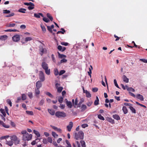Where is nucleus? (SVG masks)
<instances>
[{
    "instance_id": "1",
    "label": "nucleus",
    "mask_w": 147,
    "mask_h": 147,
    "mask_svg": "<svg viewBox=\"0 0 147 147\" xmlns=\"http://www.w3.org/2000/svg\"><path fill=\"white\" fill-rule=\"evenodd\" d=\"M74 136L76 140H83L84 138V132L82 131H80L78 132V133H75Z\"/></svg>"
},
{
    "instance_id": "2",
    "label": "nucleus",
    "mask_w": 147,
    "mask_h": 147,
    "mask_svg": "<svg viewBox=\"0 0 147 147\" xmlns=\"http://www.w3.org/2000/svg\"><path fill=\"white\" fill-rule=\"evenodd\" d=\"M10 139L15 145H17L19 143L20 140L16 136L13 135L10 136Z\"/></svg>"
},
{
    "instance_id": "3",
    "label": "nucleus",
    "mask_w": 147,
    "mask_h": 147,
    "mask_svg": "<svg viewBox=\"0 0 147 147\" xmlns=\"http://www.w3.org/2000/svg\"><path fill=\"white\" fill-rule=\"evenodd\" d=\"M56 117L58 118H64L66 117V114L64 112L57 111L55 113Z\"/></svg>"
},
{
    "instance_id": "4",
    "label": "nucleus",
    "mask_w": 147,
    "mask_h": 147,
    "mask_svg": "<svg viewBox=\"0 0 147 147\" xmlns=\"http://www.w3.org/2000/svg\"><path fill=\"white\" fill-rule=\"evenodd\" d=\"M32 134H29L28 133H27L23 135L22 140L24 141H29L32 139Z\"/></svg>"
},
{
    "instance_id": "5",
    "label": "nucleus",
    "mask_w": 147,
    "mask_h": 147,
    "mask_svg": "<svg viewBox=\"0 0 147 147\" xmlns=\"http://www.w3.org/2000/svg\"><path fill=\"white\" fill-rule=\"evenodd\" d=\"M39 50L40 52V54L42 56L44 53H46L47 51L46 48H43L42 45L39 47Z\"/></svg>"
},
{
    "instance_id": "6",
    "label": "nucleus",
    "mask_w": 147,
    "mask_h": 147,
    "mask_svg": "<svg viewBox=\"0 0 147 147\" xmlns=\"http://www.w3.org/2000/svg\"><path fill=\"white\" fill-rule=\"evenodd\" d=\"M39 78L41 82H43L45 80V77L43 72L42 71H39Z\"/></svg>"
},
{
    "instance_id": "7",
    "label": "nucleus",
    "mask_w": 147,
    "mask_h": 147,
    "mask_svg": "<svg viewBox=\"0 0 147 147\" xmlns=\"http://www.w3.org/2000/svg\"><path fill=\"white\" fill-rule=\"evenodd\" d=\"M13 40L15 42H18L20 39V37L19 35L16 34L14 35L12 37Z\"/></svg>"
},
{
    "instance_id": "8",
    "label": "nucleus",
    "mask_w": 147,
    "mask_h": 147,
    "mask_svg": "<svg viewBox=\"0 0 147 147\" xmlns=\"http://www.w3.org/2000/svg\"><path fill=\"white\" fill-rule=\"evenodd\" d=\"M73 126V123L71 121L69 122V125L67 126V128L68 131H70Z\"/></svg>"
},
{
    "instance_id": "9",
    "label": "nucleus",
    "mask_w": 147,
    "mask_h": 147,
    "mask_svg": "<svg viewBox=\"0 0 147 147\" xmlns=\"http://www.w3.org/2000/svg\"><path fill=\"white\" fill-rule=\"evenodd\" d=\"M41 66L42 68L44 69L49 68L48 65V64L45 62H43L41 64Z\"/></svg>"
},
{
    "instance_id": "10",
    "label": "nucleus",
    "mask_w": 147,
    "mask_h": 147,
    "mask_svg": "<svg viewBox=\"0 0 147 147\" xmlns=\"http://www.w3.org/2000/svg\"><path fill=\"white\" fill-rule=\"evenodd\" d=\"M42 84L40 81H38L36 83V88L39 89L42 87Z\"/></svg>"
},
{
    "instance_id": "11",
    "label": "nucleus",
    "mask_w": 147,
    "mask_h": 147,
    "mask_svg": "<svg viewBox=\"0 0 147 147\" xmlns=\"http://www.w3.org/2000/svg\"><path fill=\"white\" fill-rule=\"evenodd\" d=\"M136 98L140 100L141 101H143L144 98L143 96L142 95L140 94H138L136 96Z\"/></svg>"
},
{
    "instance_id": "12",
    "label": "nucleus",
    "mask_w": 147,
    "mask_h": 147,
    "mask_svg": "<svg viewBox=\"0 0 147 147\" xmlns=\"http://www.w3.org/2000/svg\"><path fill=\"white\" fill-rule=\"evenodd\" d=\"M51 126L55 130L59 132L60 133H61L62 131H61V130L60 128H57L56 127L54 126H53L52 125H51Z\"/></svg>"
},
{
    "instance_id": "13",
    "label": "nucleus",
    "mask_w": 147,
    "mask_h": 147,
    "mask_svg": "<svg viewBox=\"0 0 147 147\" xmlns=\"http://www.w3.org/2000/svg\"><path fill=\"white\" fill-rule=\"evenodd\" d=\"M34 15L35 17L38 18H40V16L42 17H44L43 14L41 13H39L38 14L35 13Z\"/></svg>"
},
{
    "instance_id": "14",
    "label": "nucleus",
    "mask_w": 147,
    "mask_h": 147,
    "mask_svg": "<svg viewBox=\"0 0 147 147\" xmlns=\"http://www.w3.org/2000/svg\"><path fill=\"white\" fill-rule=\"evenodd\" d=\"M7 38V36L6 35H4L0 36V40L4 41L6 40Z\"/></svg>"
},
{
    "instance_id": "15",
    "label": "nucleus",
    "mask_w": 147,
    "mask_h": 147,
    "mask_svg": "<svg viewBox=\"0 0 147 147\" xmlns=\"http://www.w3.org/2000/svg\"><path fill=\"white\" fill-rule=\"evenodd\" d=\"M66 103L67 106L68 107V108H71L72 107V105L71 102V101L67 100L66 101Z\"/></svg>"
},
{
    "instance_id": "16",
    "label": "nucleus",
    "mask_w": 147,
    "mask_h": 147,
    "mask_svg": "<svg viewBox=\"0 0 147 147\" xmlns=\"http://www.w3.org/2000/svg\"><path fill=\"white\" fill-rule=\"evenodd\" d=\"M122 78L124 82L127 83L129 82V79L126 77V76L123 75L122 76Z\"/></svg>"
},
{
    "instance_id": "17",
    "label": "nucleus",
    "mask_w": 147,
    "mask_h": 147,
    "mask_svg": "<svg viewBox=\"0 0 147 147\" xmlns=\"http://www.w3.org/2000/svg\"><path fill=\"white\" fill-rule=\"evenodd\" d=\"M125 87L128 91L134 92L135 91L134 88L131 87H129L127 85L125 86Z\"/></svg>"
},
{
    "instance_id": "18",
    "label": "nucleus",
    "mask_w": 147,
    "mask_h": 147,
    "mask_svg": "<svg viewBox=\"0 0 147 147\" xmlns=\"http://www.w3.org/2000/svg\"><path fill=\"white\" fill-rule=\"evenodd\" d=\"M107 121L112 124L115 123L114 120L111 117H108L107 118Z\"/></svg>"
},
{
    "instance_id": "19",
    "label": "nucleus",
    "mask_w": 147,
    "mask_h": 147,
    "mask_svg": "<svg viewBox=\"0 0 147 147\" xmlns=\"http://www.w3.org/2000/svg\"><path fill=\"white\" fill-rule=\"evenodd\" d=\"M113 117L115 119L118 120L120 119V117L117 114L113 115Z\"/></svg>"
},
{
    "instance_id": "20",
    "label": "nucleus",
    "mask_w": 147,
    "mask_h": 147,
    "mask_svg": "<svg viewBox=\"0 0 147 147\" xmlns=\"http://www.w3.org/2000/svg\"><path fill=\"white\" fill-rule=\"evenodd\" d=\"M90 67L89 68V71H88V75L90 76V78L91 77V74L92 73L91 70L93 69L91 65H90Z\"/></svg>"
},
{
    "instance_id": "21",
    "label": "nucleus",
    "mask_w": 147,
    "mask_h": 147,
    "mask_svg": "<svg viewBox=\"0 0 147 147\" xmlns=\"http://www.w3.org/2000/svg\"><path fill=\"white\" fill-rule=\"evenodd\" d=\"M122 110L124 114H127L128 112V110L126 108L125 106H123L122 108Z\"/></svg>"
},
{
    "instance_id": "22",
    "label": "nucleus",
    "mask_w": 147,
    "mask_h": 147,
    "mask_svg": "<svg viewBox=\"0 0 147 147\" xmlns=\"http://www.w3.org/2000/svg\"><path fill=\"white\" fill-rule=\"evenodd\" d=\"M33 132L34 134L37 136V137H39L40 136V135L39 133L37 131L35 130H33Z\"/></svg>"
},
{
    "instance_id": "23",
    "label": "nucleus",
    "mask_w": 147,
    "mask_h": 147,
    "mask_svg": "<svg viewBox=\"0 0 147 147\" xmlns=\"http://www.w3.org/2000/svg\"><path fill=\"white\" fill-rule=\"evenodd\" d=\"M48 111L49 113L52 115H54L55 113V112L53 110L48 109Z\"/></svg>"
},
{
    "instance_id": "24",
    "label": "nucleus",
    "mask_w": 147,
    "mask_h": 147,
    "mask_svg": "<svg viewBox=\"0 0 147 147\" xmlns=\"http://www.w3.org/2000/svg\"><path fill=\"white\" fill-rule=\"evenodd\" d=\"M13 143V142L11 140L10 141H6V144L9 146H12Z\"/></svg>"
},
{
    "instance_id": "25",
    "label": "nucleus",
    "mask_w": 147,
    "mask_h": 147,
    "mask_svg": "<svg viewBox=\"0 0 147 147\" xmlns=\"http://www.w3.org/2000/svg\"><path fill=\"white\" fill-rule=\"evenodd\" d=\"M39 89L37 88H35L34 90L35 94L36 96L39 95L40 93V91L39 90Z\"/></svg>"
},
{
    "instance_id": "26",
    "label": "nucleus",
    "mask_w": 147,
    "mask_h": 147,
    "mask_svg": "<svg viewBox=\"0 0 147 147\" xmlns=\"http://www.w3.org/2000/svg\"><path fill=\"white\" fill-rule=\"evenodd\" d=\"M87 108L86 105L84 104H82L81 106V109L82 111H84Z\"/></svg>"
},
{
    "instance_id": "27",
    "label": "nucleus",
    "mask_w": 147,
    "mask_h": 147,
    "mask_svg": "<svg viewBox=\"0 0 147 147\" xmlns=\"http://www.w3.org/2000/svg\"><path fill=\"white\" fill-rule=\"evenodd\" d=\"M129 108L133 113H136V110L133 107H132V106L129 107Z\"/></svg>"
},
{
    "instance_id": "28",
    "label": "nucleus",
    "mask_w": 147,
    "mask_h": 147,
    "mask_svg": "<svg viewBox=\"0 0 147 147\" xmlns=\"http://www.w3.org/2000/svg\"><path fill=\"white\" fill-rule=\"evenodd\" d=\"M46 74L48 75H49L50 74V69L47 68L44 70Z\"/></svg>"
},
{
    "instance_id": "29",
    "label": "nucleus",
    "mask_w": 147,
    "mask_h": 147,
    "mask_svg": "<svg viewBox=\"0 0 147 147\" xmlns=\"http://www.w3.org/2000/svg\"><path fill=\"white\" fill-rule=\"evenodd\" d=\"M85 93L86 95V96L88 98H90L91 97V95L90 93L87 90H86Z\"/></svg>"
},
{
    "instance_id": "30",
    "label": "nucleus",
    "mask_w": 147,
    "mask_h": 147,
    "mask_svg": "<svg viewBox=\"0 0 147 147\" xmlns=\"http://www.w3.org/2000/svg\"><path fill=\"white\" fill-rule=\"evenodd\" d=\"M26 11V9L24 8H20L18 10V11L20 12L24 13H25V11Z\"/></svg>"
},
{
    "instance_id": "31",
    "label": "nucleus",
    "mask_w": 147,
    "mask_h": 147,
    "mask_svg": "<svg viewBox=\"0 0 147 147\" xmlns=\"http://www.w3.org/2000/svg\"><path fill=\"white\" fill-rule=\"evenodd\" d=\"M0 111L1 113H2V115L4 116H6V114L4 109H0Z\"/></svg>"
},
{
    "instance_id": "32",
    "label": "nucleus",
    "mask_w": 147,
    "mask_h": 147,
    "mask_svg": "<svg viewBox=\"0 0 147 147\" xmlns=\"http://www.w3.org/2000/svg\"><path fill=\"white\" fill-rule=\"evenodd\" d=\"M80 143L81 144L82 147H86V146L85 142L84 140H81Z\"/></svg>"
},
{
    "instance_id": "33",
    "label": "nucleus",
    "mask_w": 147,
    "mask_h": 147,
    "mask_svg": "<svg viewBox=\"0 0 147 147\" xmlns=\"http://www.w3.org/2000/svg\"><path fill=\"white\" fill-rule=\"evenodd\" d=\"M45 94L51 98H53V96L49 92H45Z\"/></svg>"
},
{
    "instance_id": "34",
    "label": "nucleus",
    "mask_w": 147,
    "mask_h": 147,
    "mask_svg": "<svg viewBox=\"0 0 147 147\" xmlns=\"http://www.w3.org/2000/svg\"><path fill=\"white\" fill-rule=\"evenodd\" d=\"M63 98L61 96H59V97L58 101L60 103H62L63 101Z\"/></svg>"
},
{
    "instance_id": "35",
    "label": "nucleus",
    "mask_w": 147,
    "mask_h": 147,
    "mask_svg": "<svg viewBox=\"0 0 147 147\" xmlns=\"http://www.w3.org/2000/svg\"><path fill=\"white\" fill-rule=\"evenodd\" d=\"M47 16L48 18L51 21H52L53 20V17L51 16L50 14L49 13H47Z\"/></svg>"
},
{
    "instance_id": "36",
    "label": "nucleus",
    "mask_w": 147,
    "mask_h": 147,
    "mask_svg": "<svg viewBox=\"0 0 147 147\" xmlns=\"http://www.w3.org/2000/svg\"><path fill=\"white\" fill-rule=\"evenodd\" d=\"M24 5H31V6H34V4L30 2L29 3H24Z\"/></svg>"
},
{
    "instance_id": "37",
    "label": "nucleus",
    "mask_w": 147,
    "mask_h": 147,
    "mask_svg": "<svg viewBox=\"0 0 147 147\" xmlns=\"http://www.w3.org/2000/svg\"><path fill=\"white\" fill-rule=\"evenodd\" d=\"M33 39L32 37H27L25 39V41L26 42H27L28 41H30Z\"/></svg>"
},
{
    "instance_id": "38",
    "label": "nucleus",
    "mask_w": 147,
    "mask_h": 147,
    "mask_svg": "<svg viewBox=\"0 0 147 147\" xmlns=\"http://www.w3.org/2000/svg\"><path fill=\"white\" fill-rule=\"evenodd\" d=\"M40 27L42 29V30L44 32H45L46 31V29L44 25H42V24L40 25Z\"/></svg>"
},
{
    "instance_id": "39",
    "label": "nucleus",
    "mask_w": 147,
    "mask_h": 147,
    "mask_svg": "<svg viewBox=\"0 0 147 147\" xmlns=\"http://www.w3.org/2000/svg\"><path fill=\"white\" fill-rule=\"evenodd\" d=\"M5 32H16L17 31V30L16 29H7L6 30H5Z\"/></svg>"
},
{
    "instance_id": "40",
    "label": "nucleus",
    "mask_w": 147,
    "mask_h": 147,
    "mask_svg": "<svg viewBox=\"0 0 147 147\" xmlns=\"http://www.w3.org/2000/svg\"><path fill=\"white\" fill-rule=\"evenodd\" d=\"M44 100L43 99H42L39 102L38 105L40 106H42L44 104Z\"/></svg>"
},
{
    "instance_id": "41",
    "label": "nucleus",
    "mask_w": 147,
    "mask_h": 147,
    "mask_svg": "<svg viewBox=\"0 0 147 147\" xmlns=\"http://www.w3.org/2000/svg\"><path fill=\"white\" fill-rule=\"evenodd\" d=\"M56 88L57 89L58 92L60 93L63 90V88L62 87H58Z\"/></svg>"
},
{
    "instance_id": "42",
    "label": "nucleus",
    "mask_w": 147,
    "mask_h": 147,
    "mask_svg": "<svg viewBox=\"0 0 147 147\" xmlns=\"http://www.w3.org/2000/svg\"><path fill=\"white\" fill-rule=\"evenodd\" d=\"M98 117L99 119L104 121L105 120L104 117L100 114L98 115Z\"/></svg>"
},
{
    "instance_id": "43",
    "label": "nucleus",
    "mask_w": 147,
    "mask_h": 147,
    "mask_svg": "<svg viewBox=\"0 0 147 147\" xmlns=\"http://www.w3.org/2000/svg\"><path fill=\"white\" fill-rule=\"evenodd\" d=\"M26 113L28 115H33V113L32 111H26Z\"/></svg>"
},
{
    "instance_id": "44",
    "label": "nucleus",
    "mask_w": 147,
    "mask_h": 147,
    "mask_svg": "<svg viewBox=\"0 0 147 147\" xmlns=\"http://www.w3.org/2000/svg\"><path fill=\"white\" fill-rule=\"evenodd\" d=\"M52 135L55 138H57L58 136V134H57L55 132L53 131L52 132Z\"/></svg>"
},
{
    "instance_id": "45",
    "label": "nucleus",
    "mask_w": 147,
    "mask_h": 147,
    "mask_svg": "<svg viewBox=\"0 0 147 147\" xmlns=\"http://www.w3.org/2000/svg\"><path fill=\"white\" fill-rule=\"evenodd\" d=\"M54 74L56 76H57L58 75H59V73L57 69H54Z\"/></svg>"
},
{
    "instance_id": "46",
    "label": "nucleus",
    "mask_w": 147,
    "mask_h": 147,
    "mask_svg": "<svg viewBox=\"0 0 147 147\" xmlns=\"http://www.w3.org/2000/svg\"><path fill=\"white\" fill-rule=\"evenodd\" d=\"M65 142L67 144V147H72L70 144L69 143V141L67 140H66L65 141Z\"/></svg>"
},
{
    "instance_id": "47",
    "label": "nucleus",
    "mask_w": 147,
    "mask_h": 147,
    "mask_svg": "<svg viewBox=\"0 0 147 147\" xmlns=\"http://www.w3.org/2000/svg\"><path fill=\"white\" fill-rule=\"evenodd\" d=\"M22 98L23 100H25L26 98V96L24 94H22Z\"/></svg>"
},
{
    "instance_id": "48",
    "label": "nucleus",
    "mask_w": 147,
    "mask_h": 147,
    "mask_svg": "<svg viewBox=\"0 0 147 147\" xmlns=\"http://www.w3.org/2000/svg\"><path fill=\"white\" fill-rule=\"evenodd\" d=\"M58 54L60 58H61L66 57V55L63 54H61L59 52H58Z\"/></svg>"
},
{
    "instance_id": "49",
    "label": "nucleus",
    "mask_w": 147,
    "mask_h": 147,
    "mask_svg": "<svg viewBox=\"0 0 147 147\" xmlns=\"http://www.w3.org/2000/svg\"><path fill=\"white\" fill-rule=\"evenodd\" d=\"M42 142L45 144H47L48 143L47 139L45 138H44L43 139Z\"/></svg>"
},
{
    "instance_id": "50",
    "label": "nucleus",
    "mask_w": 147,
    "mask_h": 147,
    "mask_svg": "<svg viewBox=\"0 0 147 147\" xmlns=\"http://www.w3.org/2000/svg\"><path fill=\"white\" fill-rule=\"evenodd\" d=\"M42 20L44 22L46 23H48L49 21V20L46 17H43Z\"/></svg>"
},
{
    "instance_id": "51",
    "label": "nucleus",
    "mask_w": 147,
    "mask_h": 147,
    "mask_svg": "<svg viewBox=\"0 0 147 147\" xmlns=\"http://www.w3.org/2000/svg\"><path fill=\"white\" fill-rule=\"evenodd\" d=\"M9 13V14L8 15L6 16L5 17H9L13 16L14 15V13H13L11 12V13Z\"/></svg>"
},
{
    "instance_id": "52",
    "label": "nucleus",
    "mask_w": 147,
    "mask_h": 147,
    "mask_svg": "<svg viewBox=\"0 0 147 147\" xmlns=\"http://www.w3.org/2000/svg\"><path fill=\"white\" fill-rule=\"evenodd\" d=\"M114 83L115 84V86L117 88H120L119 86L118 85L117 81L116 79H114Z\"/></svg>"
},
{
    "instance_id": "53",
    "label": "nucleus",
    "mask_w": 147,
    "mask_h": 147,
    "mask_svg": "<svg viewBox=\"0 0 147 147\" xmlns=\"http://www.w3.org/2000/svg\"><path fill=\"white\" fill-rule=\"evenodd\" d=\"M38 140L39 141L40 140L39 139H38V138L36 139L35 140L31 142V144L32 145H35L37 143V142H36V140Z\"/></svg>"
},
{
    "instance_id": "54",
    "label": "nucleus",
    "mask_w": 147,
    "mask_h": 147,
    "mask_svg": "<svg viewBox=\"0 0 147 147\" xmlns=\"http://www.w3.org/2000/svg\"><path fill=\"white\" fill-rule=\"evenodd\" d=\"M47 139V141H48V142H49L50 143H52V138L51 137H48Z\"/></svg>"
},
{
    "instance_id": "55",
    "label": "nucleus",
    "mask_w": 147,
    "mask_h": 147,
    "mask_svg": "<svg viewBox=\"0 0 147 147\" xmlns=\"http://www.w3.org/2000/svg\"><path fill=\"white\" fill-rule=\"evenodd\" d=\"M28 95L30 98H32L33 97L32 94L31 92H28Z\"/></svg>"
},
{
    "instance_id": "56",
    "label": "nucleus",
    "mask_w": 147,
    "mask_h": 147,
    "mask_svg": "<svg viewBox=\"0 0 147 147\" xmlns=\"http://www.w3.org/2000/svg\"><path fill=\"white\" fill-rule=\"evenodd\" d=\"M65 71V70H61L59 72V75L61 76L64 74Z\"/></svg>"
},
{
    "instance_id": "57",
    "label": "nucleus",
    "mask_w": 147,
    "mask_h": 147,
    "mask_svg": "<svg viewBox=\"0 0 147 147\" xmlns=\"http://www.w3.org/2000/svg\"><path fill=\"white\" fill-rule=\"evenodd\" d=\"M47 30L51 33H52V30L51 28L49 26H47Z\"/></svg>"
},
{
    "instance_id": "58",
    "label": "nucleus",
    "mask_w": 147,
    "mask_h": 147,
    "mask_svg": "<svg viewBox=\"0 0 147 147\" xmlns=\"http://www.w3.org/2000/svg\"><path fill=\"white\" fill-rule=\"evenodd\" d=\"M61 44L62 45L67 46L68 45V43L66 42H61Z\"/></svg>"
},
{
    "instance_id": "59",
    "label": "nucleus",
    "mask_w": 147,
    "mask_h": 147,
    "mask_svg": "<svg viewBox=\"0 0 147 147\" xmlns=\"http://www.w3.org/2000/svg\"><path fill=\"white\" fill-rule=\"evenodd\" d=\"M7 102L8 104H9L10 107L12 106V103L11 100L9 99H7Z\"/></svg>"
},
{
    "instance_id": "60",
    "label": "nucleus",
    "mask_w": 147,
    "mask_h": 147,
    "mask_svg": "<svg viewBox=\"0 0 147 147\" xmlns=\"http://www.w3.org/2000/svg\"><path fill=\"white\" fill-rule=\"evenodd\" d=\"M67 60L65 59H61L60 61V63H65L67 61Z\"/></svg>"
},
{
    "instance_id": "61",
    "label": "nucleus",
    "mask_w": 147,
    "mask_h": 147,
    "mask_svg": "<svg viewBox=\"0 0 147 147\" xmlns=\"http://www.w3.org/2000/svg\"><path fill=\"white\" fill-rule=\"evenodd\" d=\"M51 58L53 61L54 62H55L56 60L55 57H54V55L53 54H52L51 56Z\"/></svg>"
},
{
    "instance_id": "62",
    "label": "nucleus",
    "mask_w": 147,
    "mask_h": 147,
    "mask_svg": "<svg viewBox=\"0 0 147 147\" xmlns=\"http://www.w3.org/2000/svg\"><path fill=\"white\" fill-rule=\"evenodd\" d=\"M3 127L6 128H8L9 127V126L8 125H6L5 123H3L2 125Z\"/></svg>"
},
{
    "instance_id": "63",
    "label": "nucleus",
    "mask_w": 147,
    "mask_h": 147,
    "mask_svg": "<svg viewBox=\"0 0 147 147\" xmlns=\"http://www.w3.org/2000/svg\"><path fill=\"white\" fill-rule=\"evenodd\" d=\"M98 89L97 88H92V91L94 92H96L98 90Z\"/></svg>"
},
{
    "instance_id": "64",
    "label": "nucleus",
    "mask_w": 147,
    "mask_h": 147,
    "mask_svg": "<svg viewBox=\"0 0 147 147\" xmlns=\"http://www.w3.org/2000/svg\"><path fill=\"white\" fill-rule=\"evenodd\" d=\"M81 126H82V127L83 128H86V127H87L88 126V125L87 124L85 123V124H82V125Z\"/></svg>"
}]
</instances>
